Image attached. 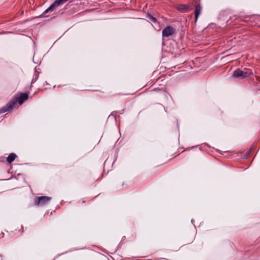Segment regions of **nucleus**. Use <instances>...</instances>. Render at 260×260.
Listing matches in <instances>:
<instances>
[{"label":"nucleus","mask_w":260,"mask_h":260,"mask_svg":"<svg viewBox=\"0 0 260 260\" xmlns=\"http://www.w3.org/2000/svg\"><path fill=\"white\" fill-rule=\"evenodd\" d=\"M202 10V8L200 4H198V5H197V6L196 7V9H195V12H194L195 21H197L199 15L201 14Z\"/></svg>","instance_id":"39448f33"},{"label":"nucleus","mask_w":260,"mask_h":260,"mask_svg":"<svg viewBox=\"0 0 260 260\" xmlns=\"http://www.w3.org/2000/svg\"><path fill=\"white\" fill-rule=\"evenodd\" d=\"M194 221V220L193 219H192L191 220V222H193Z\"/></svg>","instance_id":"f8f14e48"},{"label":"nucleus","mask_w":260,"mask_h":260,"mask_svg":"<svg viewBox=\"0 0 260 260\" xmlns=\"http://www.w3.org/2000/svg\"><path fill=\"white\" fill-rule=\"evenodd\" d=\"M252 74V72L250 71H242L240 69H238L234 71L233 74V77L239 79H242Z\"/></svg>","instance_id":"f03ea898"},{"label":"nucleus","mask_w":260,"mask_h":260,"mask_svg":"<svg viewBox=\"0 0 260 260\" xmlns=\"http://www.w3.org/2000/svg\"><path fill=\"white\" fill-rule=\"evenodd\" d=\"M147 18H149L151 21H152L153 22H156V19L151 15H148L147 16Z\"/></svg>","instance_id":"6e6552de"},{"label":"nucleus","mask_w":260,"mask_h":260,"mask_svg":"<svg viewBox=\"0 0 260 260\" xmlns=\"http://www.w3.org/2000/svg\"><path fill=\"white\" fill-rule=\"evenodd\" d=\"M125 185L124 182H122L121 184V186H123Z\"/></svg>","instance_id":"9b49d317"},{"label":"nucleus","mask_w":260,"mask_h":260,"mask_svg":"<svg viewBox=\"0 0 260 260\" xmlns=\"http://www.w3.org/2000/svg\"><path fill=\"white\" fill-rule=\"evenodd\" d=\"M8 173H11V172H10V170H9V171H8Z\"/></svg>","instance_id":"ddd939ff"},{"label":"nucleus","mask_w":260,"mask_h":260,"mask_svg":"<svg viewBox=\"0 0 260 260\" xmlns=\"http://www.w3.org/2000/svg\"><path fill=\"white\" fill-rule=\"evenodd\" d=\"M16 155L14 153L10 154L7 158V160L8 162H12L14 161L16 157Z\"/></svg>","instance_id":"0eeeda50"},{"label":"nucleus","mask_w":260,"mask_h":260,"mask_svg":"<svg viewBox=\"0 0 260 260\" xmlns=\"http://www.w3.org/2000/svg\"><path fill=\"white\" fill-rule=\"evenodd\" d=\"M189 7L185 5H180L177 6V9L181 12H185L187 11Z\"/></svg>","instance_id":"423d86ee"},{"label":"nucleus","mask_w":260,"mask_h":260,"mask_svg":"<svg viewBox=\"0 0 260 260\" xmlns=\"http://www.w3.org/2000/svg\"><path fill=\"white\" fill-rule=\"evenodd\" d=\"M175 31V28L171 26H168L162 30V35L164 37H168L172 35Z\"/></svg>","instance_id":"20e7f679"},{"label":"nucleus","mask_w":260,"mask_h":260,"mask_svg":"<svg viewBox=\"0 0 260 260\" xmlns=\"http://www.w3.org/2000/svg\"><path fill=\"white\" fill-rule=\"evenodd\" d=\"M106 170H105V164H104V171L105 172Z\"/></svg>","instance_id":"9d476101"},{"label":"nucleus","mask_w":260,"mask_h":260,"mask_svg":"<svg viewBox=\"0 0 260 260\" xmlns=\"http://www.w3.org/2000/svg\"><path fill=\"white\" fill-rule=\"evenodd\" d=\"M51 200V198L47 196H41L36 197L35 199V205L37 206H44Z\"/></svg>","instance_id":"7ed1b4c3"},{"label":"nucleus","mask_w":260,"mask_h":260,"mask_svg":"<svg viewBox=\"0 0 260 260\" xmlns=\"http://www.w3.org/2000/svg\"><path fill=\"white\" fill-rule=\"evenodd\" d=\"M28 94L20 93L19 95H17L14 97V98L7 105L0 109V113H3L7 111H10L13 108H16L17 103L20 105H21L23 102L28 99Z\"/></svg>","instance_id":"f257e3e1"},{"label":"nucleus","mask_w":260,"mask_h":260,"mask_svg":"<svg viewBox=\"0 0 260 260\" xmlns=\"http://www.w3.org/2000/svg\"><path fill=\"white\" fill-rule=\"evenodd\" d=\"M5 161V158L4 157L3 159L0 160V161Z\"/></svg>","instance_id":"1a4fd4ad"}]
</instances>
